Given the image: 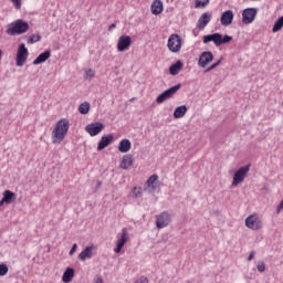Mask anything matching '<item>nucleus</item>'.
I'll list each match as a JSON object with an SVG mask.
<instances>
[{
	"label": "nucleus",
	"instance_id": "obj_1",
	"mask_svg": "<svg viewBox=\"0 0 283 283\" xmlns=\"http://www.w3.org/2000/svg\"><path fill=\"white\" fill-rule=\"evenodd\" d=\"M67 132H70V120L67 118L60 119L52 132L53 143L65 140Z\"/></svg>",
	"mask_w": 283,
	"mask_h": 283
},
{
	"label": "nucleus",
	"instance_id": "obj_2",
	"mask_svg": "<svg viewBox=\"0 0 283 283\" xmlns=\"http://www.w3.org/2000/svg\"><path fill=\"white\" fill-rule=\"evenodd\" d=\"M28 30H30V24L23 19H18L8 25L6 32L9 36H19L21 34H25Z\"/></svg>",
	"mask_w": 283,
	"mask_h": 283
},
{
	"label": "nucleus",
	"instance_id": "obj_3",
	"mask_svg": "<svg viewBox=\"0 0 283 283\" xmlns=\"http://www.w3.org/2000/svg\"><path fill=\"white\" fill-rule=\"evenodd\" d=\"M211 41L217 48H220V45L231 43V41H233V36L226 34L224 38H222V33H212L203 36V43H211Z\"/></svg>",
	"mask_w": 283,
	"mask_h": 283
},
{
	"label": "nucleus",
	"instance_id": "obj_4",
	"mask_svg": "<svg viewBox=\"0 0 283 283\" xmlns=\"http://www.w3.org/2000/svg\"><path fill=\"white\" fill-rule=\"evenodd\" d=\"M167 48L170 52H174V54L180 52L182 49V38H180L179 34H171L168 38Z\"/></svg>",
	"mask_w": 283,
	"mask_h": 283
},
{
	"label": "nucleus",
	"instance_id": "obj_5",
	"mask_svg": "<svg viewBox=\"0 0 283 283\" xmlns=\"http://www.w3.org/2000/svg\"><path fill=\"white\" fill-rule=\"evenodd\" d=\"M30 52L28 48H25L24 43H21L18 48L17 57H15V65L17 67H23L25 65V61H28Z\"/></svg>",
	"mask_w": 283,
	"mask_h": 283
},
{
	"label": "nucleus",
	"instance_id": "obj_6",
	"mask_svg": "<svg viewBox=\"0 0 283 283\" xmlns=\"http://www.w3.org/2000/svg\"><path fill=\"white\" fill-rule=\"evenodd\" d=\"M250 169H251L250 165L239 168L234 172L232 187H238V185H241V182H244V179L247 178V174H249Z\"/></svg>",
	"mask_w": 283,
	"mask_h": 283
},
{
	"label": "nucleus",
	"instance_id": "obj_7",
	"mask_svg": "<svg viewBox=\"0 0 283 283\" xmlns=\"http://www.w3.org/2000/svg\"><path fill=\"white\" fill-rule=\"evenodd\" d=\"M180 87H182V84H177L166 91H164L157 98H156V103L158 105L165 103V101L171 98V96H174V94H176V92H178L180 90Z\"/></svg>",
	"mask_w": 283,
	"mask_h": 283
},
{
	"label": "nucleus",
	"instance_id": "obj_8",
	"mask_svg": "<svg viewBox=\"0 0 283 283\" xmlns=\"http://www.w3.org/2000/svg\"><path fill=\"white\" fill-rule=\"evenodd\" d=\"M170 223H171V214H169V212L167 211H164L156 217L157 229H165V227H169Z\"/></svg>",
	"mask_w": 283,
	"mask_h": 283
},
{
	"label": "nucleus",
	"instance_id": "obj_9",
	"mask_svg": "<svg viewBox=\"0 0 283 283\" xmlns=\"http://www.w3.org/2000/svg\"><path fill=\"white\" fill-rule=\"evenodd\" d=\"M255 17H258V9L255 8L244 9L242 12V22L244 23V25H249V23H252L255 21Z\"/></svg>",
	"mask_w": 283,
	"mask_h": 283
},
{
	"label": "nucleus",
	"instance_id": "obj_10",
	"mask_svg": "<svg viewBox=\"0 0 283 283\" xmlns=\"http://www.w3.org/2000/svg\"><path fill=\"white\" fill-rule=\"evenodd\" d=\"M85 129L90 136H98L105 129V125L101 122H95L86 125Z\"/></svg>",
	"mask_w": 283,
	"mask_h": 283
},
{
	"label": "nucleus",
	"instance_id": "obj_11",
	"mask_svg": "<svg viewBox=\"0 0 283 283\" xmlns=\"http://www.w3.org/2000/svg\"><path fill=\"white\" fill-rule=\"evenodd\" d=\"M245 227H248V229H252V231H258L262 229V222L258 220V216L252 214L245 219Z\"/></svg>",
	"mask_w": 283,
	"mask_h": 283
},
{
	"label": "nucleus",
	"instance_id": "obj_12",
	"mask_svg": "<svg viewBox=\"0 0 283 283\" xmlns=\"http://www.w3.org/2000/svg\"><path fill=\"white\" fill-rule=\"evenodd\" d=\"M132 45V36L129 35H122L117 42V50L118 52H125V50H129Z\"/></svg>",
	"mask_w": 283,
	"mask_h": 283
},
{
	"label": "nucleus",
	"instance_id": "obj_13",
	"mask_svg": "<svg viewBox=\"0 0 283 283\" xmlns=\"http://www.w3.org/2000/svg\"><path fill=\"white\" fill-rule=\"evenodd\" d=\"M213 61V53L211 51H205L200 54L198 60L199 67H207L208 63H211Z\"/></svg>",
	"mask_w": 283,
	"mask_h": 283
},
{
	"label": "nucleus",
	"instance_id": "obj_14",
	"mask_svg": "<svg viewBox=\"0 0 283 283\" xmlns=\"http://www.w3.org/2000/svg\"><path fill=\"white\" fill-rule=\"evenodd\" d=\"M112 143H114L113 134L102 136V138L99 139V142L97 144V151H103V149L109 147V145H112Z\"/></svg>",
	"mask_w": 283,
	"mask_h": 283
},
{
	"label": "nucleus",
	"instance_id": "obj_15",
	"mask_svg": "<svg viewBox=\"0 0 283 283\" xmlns=\"http://www.w3.org/2000/svg\"><path fill=\"white\" fill-rule=\"evenodd\" d=\"M127 240H129V238L127 237V229L123 228L122 235L117 240L116 247L114 249L115 253H120V251H123V247H125Z\"/></svg>",
	"mask_w": 283,
	"mask_h": 283
},
{
	"label": "nucleus",
	"instance_id": "obj_16",
	"mask_svg": "<svg viewBox=\"0 0 283 283\" xmlns=\"http://www.w3.org/2000/svg\"><path fill=\"white\" fill-rule=\"evenodd\" d=\"M233 11L232 10H227L221 14L220 18V23L221 25H223L224 28H229V25H231V23H233Z\"/></svg>",
	"mask_w": 283,
	"mask_h": 283
},
{
	"label": "nucleus",
	"instance_id": "obj_17",
	"mask_svg": "<svg viewBox=\"0 0 283 283\" xmlns=\"http://www.w3.org/2000/svg\"><path fill=\"white\" fill-rule=\"evenodd\" d=\"M210 21H211V13L209 12L202 13L197 22V28H199V30H205V28L209 25Z\"/></svg>",
	"mask_w": 283,
	"mask_h": 283
},
{
	"label": "nucleus",
	"instance_id": "obj_18",
	"mask_svg": "<svg viewBox=\"0 0 283 283\" xmlns=\"http://www.w3.org/2000/svg\"><path fill=\"white\" fill-rule=\"evenodd\" d=\"M94 244L86 247L80 254L78 258L82 260V262H85L86 260H91V258L94 256Z\"/></svg>",
	"mask_w": 283,
	"mask_h": 283
},
{
	"label": "nucleus",
	"instance_id": "obj_19",
	"mask_svg": "<svg viewBox=\"0 0 283 283\" xmlns=\"http://www.w3.org/2000/svg\"><path fill=\"white\" fill-rule=\"evenodd\" d=\"M52 56V51L45 50L44 52L40 53L38 57L33 61V65H41V63H45L48 59Z\"/></svg>",
	"mask_w": 283,
	"mask_h": 283
},
{
	"label": "nucleus",
	"instance_id": "obj_20",
	"mask_svg": "<svg viewBox=\"0 0 283 283\" xmlns=\"http://www.w3.org/2000/svg\"><path fill=\"white\" fill-rule=\"evenodd\" d=\"M150 10L155 15L163 14V0H155L151 3Z\"/></svg>",
	"mask_w": 283,
	"mask_h": 283
},
{
	"label": "nucleus",
	"instance_id": "obj_21",
	"mask_svg": "<svg viewBox=\"0 0 283 283\" xmlns=\"http://www.w3.org/2000/svg\"><path fill=\"white\" fill-rule=\"evenodd\" d=\"M132 149V142L129 139H122L118 145V151L120 154H127Z\"/></svg>",
	"mask_w": 283,
	"mask_h": 283
},
{
	"label": "nucleus",
	"instance_id": "obj_22",
	"mask_svg": "<svg viewBox=\"0 0 283 283\" xmlns=\"http://www.w3.org/2000/svg\"><path fill=\"white\" fill-rule=\"evenodd\" d=\"M2 196V198L6 201V205H12V202L17 200V193L12 192L11 190H4Z\"/></svg>",
	"mask_w": 283,
	"mask_h": 283
},
{
	"label": "nucleus",
	"instance_id": "obj_23",
	"mask_svg": "<svg viewBox=\"0 0 283 283\" xmlns=\"http://www.w3.org/2000/svg\"><path fill=\"white\" fill-rule=\"evenodd\" d=\"M182 61H177L175 64L170 65L169 67V74H171V76H176L180 73V70H182Z\"/></svg>",
	"mask_w": 283,
	"mask_h": 283
},
{
	"label": "nucleus",
	"instance_id": "obj_24",
	"mask_svg": "<svg viewBox=\"0 0 283 283\" xmlns=\"http://www.w3.org/2000/svg\"><path fill=\"white\" fill-rule=\"evenodd\" d=\"M132 165H134V157L132 155H125L123 157L120 168L122 169H129V167H132Z\"/></svg>",
	"mask_w": 283,
	"mask_h": 283
},
{
	"label": "nucleus",
	"instance_id": "obj_25",
	"mask_svg": "<svg viewBox=\"0 0 283 283\" xmlns=\"http://www.w3.org/2000/svg\"><path fill=\"white\" fill-rule=\"evenodd\" d=\"M74 279V269L73 268H67L63 275H62V281L64 283H70Z\"/></svg>",
	"mask_w": 283,
	"mask_h": 283
},
{
	"label": "nucleus",
	"instance_id": "obj_26",
	"mask_svg": "<svg viewBox=\"0 0 283 283\" xmlns=\"http://www.w3.org/2000/svg\"><path fill=\"white\" fill-rule=\"evenodd\" d=\"M185 114H187V106L186 105L178 106L174 111V118H182V116H185Z\"/></svg>",
	"mask_w": 283,
	"mask_h": 283
},
{
	"label": "nucleus",
	"instance_id": "obj_27",
	"mask_svg": "<svg viewBox=\"0 0 283 283\" xmlns=\"http://www.w3.org/2000/svg\"><path fill=\"white\" fill-rule=\"evenodd\" d=\"M283 28V15L280 17L273 24L272 32H280Z\"/></svg>",
	"mask_w": 283,
	"mask_h": 283
},
{
	"label": "nucleus",
	"instance_id": "obj_28",
	"mask_svg": "<svg viewBox=\"0 0 283 283\" xmlns=\"http://www.w3.org/2000/svg\"><path fill=\"white\" fill-rule=\"evenodd\" d=\"M78 112L80 114H90V102H83L80 106H78Z\"/></svg>",
	"mask_w": 283,
	"mask_h": 283
},
{
	"label": "nucleus",
	"instance_id": "obj_29",
	"mask_svg": "<svg viewBox=\"0 0 283 283\" xmlns=\"http://www.w3.org/2000/svg\"><path fill=\"white\" fill-rule=\"evenodd\" d=\"M41 41V34H31L27 41L29 44L39 43Z\"/></svg>",
	"mask_w": 283,
	"mask_h": 283
},
{
	"label": "nucleus",
	"instance_id": "obj_30",
	"mask_svg": "<svg viewBox=\"0 0 283 283\" xmlns=\"http://www.w3.org/2000/svg\"><path fill=\"white\" fill-rule=\"evenodd\" d=\"M143 197V188L135 187L133 189V198H142Z\"/></svg>",
	"mask_w": 283,
	"mask_h": 283
},
{
	"label": "nucleus",
	"instance_id": "obj_31",
	"mask_svg": "<svg viewBox=\"0 0 283 283\" xmlns=\"http://www.w3.org/2000/svg\"><path fill=\"white\" fill-rule=\"evenodd\" d=\"M209 6V0H196L195 8H206Z\"/></svg>",
	"mask_w": 283,
	"mask_h": 283
},
{
	"label": "nucleus",
	"instance_id": "obj_32",
	"mask_svg": "<svg viewBox=\"0 0 283 283\" xmlns=\"http://www.w3.org/2000/svg\"><path fill=\"white\" fill-rule=\"evenodd\" d=\"M9 268L6 263L0 264V277H3V275H8Z\"/></svg>",
	"mask_w": 283,
	"mask_h": 283
},
{
	"label": "nucleus",
	"instance_id": "obj_33",
	"mask_svg": "<svg viewBox=\"0 0 283 283\" xmlns=\"http://www.w3.org/2000/svg\"><path fill=\"white\" fill-rule=\"evenodd\" d=\"M222 63V59H220L219 61H217L216 63H213L211 66H209L208 69L205 70V74H208V72H211L213 70H216V67H218V65H220Z\"/></svg>",
	"mask_w": 283,
	"mask_h": 283
},
{
	"label": "nucleus",
	"instance_id": "obj_34",
	"mask_svg": "<svg viewBox=\"0 0 283 283\" xmlns=\"http://www.w3.org/2000/svg\"><path fill=\"white\" fill-rule=\"evenodd\" d=\"M158 180V175H153L147 180L148 187H154L155 182Z\"/></svg>",
	"mask_w": 283,
	"mask_h": 283
},
{
	"label": "nucleus",
	"instance_id": "obj_35",
	"mask_svg": "<svg viewBox=\"0 0 283 283\" xmlns=\"http://www.w3.org/2000/svg\"><path fill=\"white\" fill-rule=\"evenodd\" d=\"M256 269L259 271V273H264V271H266V265L264 264V262H260L258 265H256Z\"/></svg>",
	"mask_w": 283,
	"mask_h": 283
},
{
	"label": "nucleus",
	"instance_id": "obj_36",
	"mask_svg": "<svg viewBox=\"0 0 283 283\" xmlns=\"http://www.w3.org/2000/svg\"><path fill=\"white\" fill-rule=\"evenodd\" d=\"M76 249H78V245L74 243L69 252V255H74V253H76Z\"/></svg>",
	"mask_w": 283,
	"mask_h": 283
},
{
	"label": "nucleus",
	"instance_id": "obj_37",
	"mask_svg": "<svg viewBox=\"0 0 283 283\" xmlns=\"http://www.w3.org/2000/svg\"><path fill=\"white\" fill-rule=\"evenodd\" d=\"M13 4L15 6L17 10H21V0H11Z\"/></svg>",
	"mask_w": 283,
	"mask_h": 283
},
{
	"label": "nucleus",
	"instance_id": "obj_38",
	"mask_svg": "<svg viewBox=\"0 0 283 283\" xmlns=\"http://www.w3.org/2000/svg\"><path fill=\"white\" fill-rule=\"evenodd\" d=\"M254 258H255V251H251L248 256V261L251 262V260H253Z\"/></svg>",
	"mask_w": 283,
	"mask_h": 283
},
{
	"label": "nucleus",
	"instance_id": "obj_39",
	"mask_svg": "<svg viewBox=\"0 0 283 283\" xmlns=\"http://www.w3.org/2000/svg\"><path fill=\"white\" fill-rule=\"evenodd\" d=\"M114 28H116V23H112L109 27H108V32H112L114 30Z\"/></svg>",
	"mask_w": 283,
	"mask_h": 283
},
{
	"label": "nucleus",
	"instance_id": "obj_40",
	"mask_svg": "<svg viewBox=\"0 0 283 283\" xmlns=\"http://www.w3.org/2000/svg\"><path fill=\"white\" fill-rule=\"evenodd\" d=\"M93 283H103V279L97 277V279H95V280H94V282H93Z\"/></svg>",
	"mask_w": 283,
	"mask_h": 283
},
{
	"label": "nucleus",
	"instance_id": "obj_41",
	"mask_svg": "<svg viewBox=\"0 0 283 283\" xmlns=\"http://www.w3.org/2000/svg\"><path fill=\"white\" fill-rule=\"evenodd\" d=\"M87 75H88V76H94V72H93L92 70H88V71H87Z\"/></svg>",
	"mask_w": 283,
	"mask_h": 283
}]
</instances>
